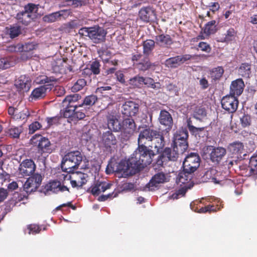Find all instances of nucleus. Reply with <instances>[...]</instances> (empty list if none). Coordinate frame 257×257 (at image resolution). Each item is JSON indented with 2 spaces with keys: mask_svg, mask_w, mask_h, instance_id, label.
Returning a JSON list of instances; mask_svg holds the SVG:
<instances>
[{
  "mask_svg": "<svg viewBox=\"0 0 257 257\" xmlns=\"http://www.w3.org/2000/svg\"><path fill=\"white\" fill-rule=\"evenodd\" d=\"M154 136H155V131L149 128L141 131L138 138L139 147L135 152L136 157L138 159H142V162L146 164H150L152 162V157L155 155L154 152L145 146L152 141Z\"/></svg>",
  "mask_w": 257,
  "mask_h": 257,
  "instance_id": "nucleus-1",
  "label": "nucleus"
},
{
  "mask_svg": "<svg viewBox=\"0 0 257 257\" xmlns=\"http://www.w3.org/2000/svg\"><path fill=\"white\" fill-rule=\"evenodd\" d=\"M133 156L134 157L128 160L121 161L116 165L115 168L108 165L106 168V172L108 174L115 172L118 175H120L121 177H126L135 174L138 170L149 165L142 162V159H137L136 153H134Z\"/></svg>",
  "mask_w": 257,
  "mask_h": 257,
  "instance_id": "nucleus-2",
  "label": "nucleus"
},
{
  "mask_svg": "<svg viewBox=\"0 0 257 257\" xmlns=\"http://www.w3.org/2000/svg\"><path fill=\"white\" fill-rule=\"evenodd\" d=\"M188 137V132L186 129L182 128L177 131L174 135L173 148H166L163 153V156L171 161L176 160L179 154H183L187 149Z\"/></svg>",
  "mask_w": 257,
  "mask_h": 257,
  "instance_id": "nucleus-3",
  "label": "nucleus"
},
{
  "mask_svg": "<svg viewBox=\"0 0 257 257\" xmlns=\"http://www.w3.org/2000/svg\"><path fill=\"white\" fill-rule=\"evenodd\" d=\"M63 184L59 182H53L50 184V189L54 192L68 190V185L70 184L73 187L82 186L87 181L88 176L86 174L77 172L63 174Z\"/></svg>",
  "mask_w": 257,
  "mask_h": 257,
  "instance_id": "nucleus-4",
  "label": "nucleus"
},
{
  "mask_svg": "<svg viewBox=\"0 0 257 257\" xmlns=\"http://www.w3.org/2000/svg\"><path fill=\"white\" fill-rule=\"evenodd\" d=\"M82 155L79 151H73L67 153L63 158L61 163L62 169L67 173H71L77 168L82 160Z\"/></svg>",
  "mask_w": 257,
  "mask_h": 257,
  "instance_id": "nucleus-5",
  "label": "nucleus"
},
{
  "mask_svg": "<svg viewBox=\"0 0 257 257\" xmlns=\"http://www.w3.org/2000/svg\"><path fill=\"white\" fill-rule=\"evenodd\" d=\"M81 35L88 37L94 43H100L105 40L106 31L102 27L95 26L90 28H82L79 31Z\"/></svg>",
  "mask_w": 257,
  "mask_h": 257,
  "instance_id": "nucleus-6",
  "label": "nucleus"
},
{
  "mask_svg": "<svg viewBox=\"0 0 257 257\" xmlns=\"http://www.w3.org/2000/svg\"><path fill=\"white\" fill-rule=\"evenodd\" d=\"M192 173L187 172L184 170L183 172H180L177 178V183L181 187L178 190L177 193L173 195L174 199H177L179 195L184 196L188 189L191 188L193 186L190 183L192 178Z\"/></svg>",
  "mask_w": 257,
  "mask_h": 257,
  "instance_id": "nucleus-7",
  "label": "nucleus"
},
{
  "mask_svg": "<svg viewBox=\"0 0 257 257\" xmlns=\"http://www.w3.org/2000/svg\"><path fill=\"white\" fill-rule=\"evenodd\" d=\"M79 98L77 94L67 96L63 101V105L65 106L64 110L63 112V115L64 117L69 118L73 117L74 111L77 108L76 102Z\"/></svg>",
  "mask_w": 257,
  "mask_h": 257,
  "instance_id": "nucleus-8",
  "label": "nucleus"
},
{
  "mask_svg": "<svg viewBox=\"0 0 257 257\" xmlns=\"http://www.w3.org/2000/svg\"><path fill=\"white\" fill-rule=\"evenodd\" d=\"M204 151L208 155L210 160L216 164L220 162L226 153V150L222 147H207L204 149Z\"/></svg>",
  "mask_w": 257,
  "mask_h": 257,
  "instance_id": "nucleus-9",
  "label": "nucleus"
},
{
  "mask_svg": "<svg viewBox=\"0 0 257 257\" xmlns=\"http://www.w3.org/2000/svg\"><path fill=\"white\" fill-rule=\"evenodd\" d=\"M200 165V158L196 153H191L183 162L184 170L189 173L194 172Z\"/></svg>",
  "mask_w": 257,
  "mask_h": 257,
  "instance_id": "nucleus-10",
  "label": "nucleus"
},
{
  "mask_svg": "<svg viewBox=\"0 0 257 257\" xmlns=\"http://www.w3.org/2000/svg\"><path fill=\"white\" fill-rule=\"evenodd\" d=\"M31 144L38 147L41 153H50V142L49 140L41 135H36L31 139Z\"/></svg>",
  "mask_w": 257,
  "mask_h": 257,
  "instance_id": "nucleus-11",
  "label": "nucleus"
},
{
  "mask_svg": "<svg viewBox=\"0 0 257 257\" xmlns=\"http://www.w3.org/2000/svg\"><path fill=\"white\" fill-rule=\"evenodd\" d=\"M42 181V177L36 174L29 178L24 185V189L27 193L35 191L39 187Z\"/></svg>",
  "mask_w": 257,
  "mask_h": 257,
  "instance_id": "nucleus-12",
  "label": "nucleus"
},
{
  "mask_svg": "<svg viewBox=\"0 0 257 257\" xmlns=\"http://www.w3.org/2000/svg\"><path fill=\"white\" fill-rule=\"evenodd\" d=\"M221 104L223 109L229 112L233 113L238 107V101L234 96L227 95L223 97Z\"/></svg>",
  "mask_w": 257,
  "mask_h": 257,
  "instance_id": "nucleus-13",
  "label": "nucleus"
},
{
  "mask_svg": "<svg viewBox=\"0 0 257 257\" xmlns=\"http://www.w3.org/2000/svg\"><path fill=\"white\" fill-rule=\"evenodd\" d=\"M191 56L188 54L171 57L165 61V65L168 68H176L186 61L191 59Z\"/></svg>",
  "mask_w": 257,
  "mask_h": 257,
  "instance_id": "nucleus-14",
  "label": "nucleus"
},
{
  "mask_svg": "<svg viewBox=\"0 0 257 257\" xmlns=\"http://www.w3.org/2000/svg\"><path fill=\"white\" fill-rule=\"evenodd\" d=\"M35 168V165L32 160H24L20 165L19 169V175L23 177L30 176L34 172Z\"/></svg>",
  "mask_w": 257,
  "mask_h": 257,
  "instance_id": "nucleus-15",
  "label": "nucleus"
},
{
  "mask_svg": "<svg viewBox=\"0 0 257 257\" xmlns=\"http://www.w3.org/2000/svg\"><path fill=\"white\" fill-rule=\"evenodd\" d=\"M167 181V178L163 173H159L155 175L147 184L146 188L148 190L153 191L157 188L160 184L163 183Z\"/></svg>",
  "mask_w": 257,
  "mask_h": 257,
  "instance_id": "nucleus-16",
  "label": "nucleus"
},
{
  "mask_svg": "<svg viewBox=\"0 0 257 257\" xmlns=\"http://www.w3.org/2000/svg\"><path fill=\"white\" fill-rule=\"evenodd\" d=\"M136 128V125L132 118H128L123 120L121 124V128L120 130L121 133L126 137L133 134Z\"/></svg>",
  "mask_w": 257,
  "mask_h": 257,
  "instance_id": "nucleus-17",
  "label": "nucleus"
},
{
  "mask_svg": "<svg viewBox=\"0 0 257 257\" xmlns=\"http://www.w3.org/2000/svg\"><path fill=\"white\" fill-rule=\"evenodd\" d=\"M113 184L106 182H100L95 183L91 188V193L94 196H97L101 193L113 188Z\"/></svg>",
  "mask_w": 257,
  "mask_h": 257,
  "instance_id": "nucleus-18",
  "label": "nucleus"
},
{
  "mask_svg": "<svg viewBox=\"0 0 257 257\" xmlns=\"http://www.w3.org/2000/svg\"><path fill=\"white\" fill-rule=\"evenodd\" d=\"M122 112L127 116H134L139 111V105L133 101H127L122 105Z\"/></svg>",
  "mask_w": 257,
  "mask_h": 257,
  "instance_id": "nucleus-19",
  "label": "nucleus"
},
{
  "mask_svg": "<svg viewBox=\"0 0 257 257\" xmlns=\"http://www.w3.org/2000/svg\"><path fill=\"white\" fill-rule=\"evenodd\" d=\"M52 88V84H45L43 86L35 88L32 92L31 98L37 99L44 97L47 92Z\"/></svg>",
  "mask_w": 257,
  "mask_h": 257,
  "instance_id": "nucleus-20",
  "label": "nucleus"
},
{
  "mask_svg": "<svg viewBox=\"0 0 257 257\" xmlns=\"http://www.w3.org/2000/svg\"><path fill=\"white\" fill-rule=\"evenodd\" d=\"M37 47V45L34 42H29L25 44L24 45L19 44L16 46H11L9 48L10 51H32Z\"/></svg>",
  "mask_w": 257,
  "mask_h": 257,
  "instance_id": "nucleus-21",
  "label": "nucleus"
},
{
  "mask_svg": "<svg viewBox=\"0 0 257 257\" xmlns=\"http://www.w3.org/2000/svg\"><path fill=\"white\" fill-rule=\"evenodd\" d=\"M15 85L20 90L28 91L31 85V80L29 77L22 75L16 80Z\"/></svg>",
  "mask_w": 257,
  "mask_h": 257,
  "instance_id": "nucleus-22",
  "label": "nucleus"
},
{
  "mask_svg": "<svg viewBox=\"0 0 257 257\" xmlns=\"http://www.w3.org/2000/svg\"><path fill=\"white\" fill-rule=\"evenodd\" d=\"M118 117L116 115L109 114L107 116V125L109 129L115 132L121 130V124L118 121Z\"/></svg>",
  "mask_w": 257,
  "mask_h": 257,
  "instance_id": "nucleus-23",
  "label": "nucleus"
},
{
  "mask_svg": "<svg viewBox=\"0 0 257 257\" xmlns=\"http://www.w3.org/2000/svg\"><path fill=\"white\" fill-rule=\"evenodd\" d=\"M244 84L241 79H237L233 81L230 85V91L232 94L234 95H240L243 90Z\"/></svg>",
  "mask_w": 257,
  "mask_h": 257,
  "instance_id": "nucleus-24",
  "label": "nucleus"
},
{
  "mask_svg": "<svg viewBox=\"0 0 257 257\" xmlns=\"http://www.w3.org/2000/svg\"><path fill=\"white\" fill-rule=\"evenodd\" d=\"M139 17L144 22H149L155 18V13L150 8H143L139 12Z\"/></svg>",
  "mask_w": 257,
  "mask_h": 257,
  "instance_id": "nucleus-25",
  "label": "nucleus"
},
{
  "mask_svg": "<svg viewBox=\"0 0 257 257\" xmlns=\"http://www.w3.org/2000/svg\"><path fill=\"white\" fill-rule=\"evenodd\" d=\"M52 67L55 73H62L65 71L67 64L64 59L59 58L52 62Z\"/></svg>",
  "mask_w": 257,
  "mask_h": 257,
  "instance_id": "nucleus-26",
  "label": "nucleus"
},
{
  "mask_svg": "<svg viewBox=\"0 0 257 257\" xmlns=\"http://www.w3.org/2000/svg\"><path fill=\"white\" fill-rule=\"evenodd\" d=\"M151 147H154L157 149V152H159L164 146V138L161 134L155 131V136H154L151 141Z\"/></svg>",
  "mask_w": 257,
  "mask_h": 257,
  "instance_id": "nucleus-27",
  "label": "nucleus"
},
{
  "mask_svg": "<svg viewBox=\"0 0 257 257\" xmlns=\"http://www.w3.org/2000/svg\"><path fill=\"white\" fill-rule=\"evenodd\" d=\"M156 43L161 47H169L173 44V41L169 35L162 34L156 36Z\"/></svg>",
  "mask_w": 257,
  "mask_h": 257,
  "instance_id": "nucleus-28",
  "label": "nucleus"
},
{
  "mask_svg": "<svg viewBox=\"0 0 257 257\" xmlns=\"http://www.w3.org/2000/svg\"><path fill=\"white\" fill-rule=\"evenodd\" d=\"M159 121L162 124L168 126L169 128L173 124V120L170 114L166 110L161 111Z\"/></svg>",
  "mask_w": 257,
  "mask_h": 257,
  "instance_id": "nucleus-29",
  "label": "nucleus"
},
{
  "mask_svg": "<svg viewBox=\"0 0 257 257\" xmlns=\"http://www.w3.org/2000/svg\"><path fill=\"white\" fill-rule=\"evenodd\" d=\"M102 142L106 147L115 145L117 143L115 137L110 131H107L103 134Z\"/></svg>",
  "mask_w": 257,
  "mask_h": 257,
  "instance_id": "nucleus-30",
  "label": "nucleus"
},
{
  "mask_svg": "<svg viewBox=\"0 0 257 257\" xmlns=\"http://www.w3.org/2000/svg\"><path fill=\"white\" fill-rule=\"evenodd\" d=\"M17 19L24 25H28L32 20V14L25 11L18 13L17 15Z\"/></svg>",
  "mask_w": 257,
  "mask_h": 257,
  "instance_id": "nucleus-31",
  "label": "nucleus"
},
{
  "mask_svg": "<svg viewBox=\"0 0 257 257\" xmlns=\"http://www.w3.org/2000/svg\"><path fill=\"white\" fill-rule=\"evenodd\" d=\"M251 73V67L248 63H242L238 69V74L242 77L248 78Z\"/></svg>",
  "mask_w": 257,
  "mask_h": 257,
  "instance_id": "nucleus-32",
  "label": "nucleus"
},
{
  "mask_svg": "<svg viewBox=\"0 0 257 257\" xmlns=\"http://www.w3.org/2000/svg\"><path fill=\"white\" fill-rule=\"evenodd\" d=\"M243 149V146L240 142H235L228 147L229 152L233 155L241 154Z\"/></svg>",
  "mask_w": 257,
  "mask_h": 257,
  "instance_id": "nucleus-33",
  "label": "nucleus"
},
{
  "mask_svg": "<svg viewBox=\"0 0 257 257\" xmlns=\"http://www.w3.org/2000/svg\"><path fill=\"white\" fill-rule=\"evenodd\" d=\"M57 80L53 77H48L46 75H40L36 78L35 82L37 84H51V82H55Z\"/></svg>",
  "mask_w": 257,
  "mask_h": 257,
  "instance_id": "nucleus-34",
  "label": "nucleus"
},
{
  "mask_svg": "<svg viewBox=\"0 0 257 257\" xmlns=\"http://www.w3.org/2000/svg\"><path fill=\"white\" fill-rule=\"evenodd\" d=\"M215 23V21H212L206 25L203 29L204 34L206 36H208L216 32Z\"/></svg>",
  "mask_w": 257,
  "mask_h": 257,
  "instance_id": "nucleus-35",
  "label": "nucleus"
},
{
  "mask_svg": "<svg viewBox=\"0 0 257 257\" xmlns=\"http://www.w3.org/2000/svg\"><path fill=\"white\" fill-rule=\"evenodd\" d=\"M21 108V110H18L17 113L15 115L16 119H25L29 116V112L25 107L23 106Z\"/></svg>",
  "mask_w": 257,
  "mask_h": 257,
  "instance_id": "nucleus-36",
  "label": "nucleus"
},
{
  "mask_svg": "<svg viewBox=\"0 0 257 257\" xmlns=\"http://www.w3.org/2000/svg\"><path fill=\"white\" fill-rule=\"evenodd\" d=\"M224 73V70L221 67H217L213 69L211 72V76L213 79L220 78Z\"/></svg>",
  "mask_w": 257,
  "mask_h": 257,
  "instance_id": "nucleus-37",
  "label": "nucleus"
},
{
  "mask_svg": "<svg viewBox=\"0 0 257 257\" xmlns=\"http://www.w3.org/2000/svg\"><path fill=\"white\" fill-rule=\"evenodd\" d=\"M22 132L23 128L22 126L12 127L9 129L8 134L12 138H18Z\"/></svg>",
  "mask_w": 257,
  "mask_h": 257,
  "instance_id": "nucleus-38",
  "label": "nucleus"
},
{
  "mask_svg": "<svg viewBox=\"0 0 257 257\" xmlns=\"http://www.w3.org/2000/svg\"><path fill=\"white\" fill-rule=\"evenodd\" d=\"M206 113L203 108L196 107L194 110L193 116L197 119H201L206 116Z\"/></svg>",
  "mask_w": 257,
  "mask_h": 257,
  "instance_id": "nucleus-39",
  "label": "nucleus"
},
{
  "mask_svg": "<svg viewBox=\"0 0 257 257\" xmlns=\"http://www.w3.org/2000/svg\"><path fill=\"white\" fill-rule=\"evenodd\" d=\"M143 77L136 76L129 80V84L139 87L143 84Z\"/></svg>",
  "mask_w": 257,
  "mask_h": 257,
  "instance_id": "nucleus-40",
  "label": "nucleus"
},
{
  "mask_svg": "<svg viewBox=\"0 0 257 257\" xmlns=\"http://www.w3.org/2000/svg\"><path fill=\"white\" fill-rule=\"evenodd\" d=\"M86 85V81L83 79H80L77 81V82L72 87L71 90L73 92H77L82 89Z\"/></svg>",
  "mask_w": 257,
  "mask_h": 257,
  "instance_id": "nucleus-41",
  "label": "nucleus"
},
{
  "mask_svg": "<svg viewBox=\"0 0 257 257\" xmlns=\"http://www.w3.org/2000/svg\"><path fill=\"white\" fill-rule=\"evenodd\" d=\"M43 20L48 23H53L60 20L57 12L45 16L43 17Z\"/></svg>",
  "mask_w": 257,
  "mask_h": 257,
  "instance_id": "nucleus-42",
  "label": "nucleus"
},
{
  "mask_svg": "<svg viewBox=\"0 0 257 257\" xmlns=\"http://www.w3.org/2000/svg\"><path fill=\"white\" fill-rule=\"evenodd\" d=\"M202 3L203 4L206 6L207 8H209L210 11H212V12H215L218 10L219 9V5L218 3H208L206 1V0H202Z\"/></svg>",
  "mask_w": 257,
  "mask_h": 257,
  "instance_id": "nucleus-43",
  "label": "nucleus"
},
{
  "mask_svg": "<svg viewBox=\"0 0 257 257\" xmlns=\"http://www.w3.org/2000/svg\"><path fill=\"white\" fill-rule=\"evenodd\" d=\"M155 45V42L152 40H148L144 43V51L146 53H149L151 51Z\"/></svg>",
  "mask_w": 257,
  "mask_h": 257,
  "instance_id": "nucleus-44",
  "label": "nucleus"
},
{
  "mask_svg": "<svg viewBox=\"0 0 257 257\" xmlns=\"http://www.w3.org/2000/svg\"><path fill=\"white\" fill-rule=\"evenodd\" d=\"M97 97L92 95L86 97L83 101V104L86 105H93L97 101Z\"/></svg>",
  "mask_w": 257,
  "mask_h": 257,
  "instance_id": "nucleus-45",
  "label": "nucleus"
},
{
  "mask_svg": "<svg viewBox=\"0 0 257 257\" xmlns=\"http://www.w3.org/2000/svg\"><path fill=\"white\" fill-rule=\"evenodd\" d=\"M249 167L250 170L254 172L255 173H257V155L252 156L249 161Z\"/></svg>",
  "mask_w": 257,
  "mask_h": 257,
  "instance_id": "nucleus-46",
  "label": "nucleus"
},
{
  "mask_svg": "<svg viewBox=\"0 0 257 257\" xmlns=\"http://www.w3.org/2000/svg\"><path fill=\"white\" fill-rule=\"evenodd\" d=\"M21 33V29L19 26H14L10 28L9 35L11 38H14L19 35Z\"/></svg>",
  "mask_w": 257,
  "mask_h": 257,
  "instance_id": "nucleus-47",
  "label": "nucleus"
},
{
  "mask_svg": "<svg viewBox=\"0 0 257 257\" xmlns=\"http://www.w3.org/2000/svg\"><path fill=\"white\" fill-rule=\"evenodd\" d=\"M235 32L233 29H229L225 35L223 42H229L233 40L235 38Z\"/></svg>",
  "mask_w": 257,
  "mask_h": 257,
  "instance_id": "nucleus-48",
  "label": "nucleus"
},
{
  "mask_svg": "<svg viewBox=\"0 0 257 257\" xmlns=\"http://www.w3.org/2000/svg\"><path fill=\"white\" fill-rule=\"evenodd\" d=\"M241 126L243 127L249 126L251 123L250 117L247 115H244L240 118Z\"/></svg>",
  "mask_w": 257,
  "mask_h": 257,
  "instance_id": "nucleus-49",
  "label": "nucleus"
},
{
  "mask_svg": "<svg viewBox=\"0 0 257 257\" xmlns=\"http://www.w3.org/2000/svg\"><path fill=\"white\" fill-rule=\"evenodd\" d=\"M112 189H113L114 191L111 193H109L106 195H101L99 197L98 200L100 201H103L107 200L108 198H113L117 196V192H115V188L113 187Z\"/></svg>",
  "mask_w": 257,
  "mask_h": 257,
  "instance_id": "nucleus-50",
  "label": "nucleus"
},
{
  "mask_svg": "<svg viewBox=\"0 0 257 257\" xmlns=\"http://www.w3.org/2000/svg\"><path fill=\"white\" fill-rule=\"evenodd\" d=\"M150 67V63L149 60L147 58L143 62H140L138 64V68L141 70L146 71Z\"/></svg>",
  "mask_w": 257,
  "mask_h": 257,
  "instance_id": "nucleus-51",
  "label": "nucleus"
},
{
  "mask_svg": "<svg viewBox=\"0 0 257 257\" xmlns=\"http://www.w3.org/2000/svg\"><path fill=\"white\" fill-rule=\"evenodd\" d=\"M37 7L33 4H29L25 7V11L26 12H28L29 14H32L33 17V14L36 13L37 11Z\"/></svg>",
  "mask_w": 257,
  "mask_h": 257,
  "instance_id": "nucleus-52",
  "label": "nucleus"
},
{
  "mask_svg": "<svg viewBox=\"0 0 257 257\" xmlns=\"http://www.w3.org/2000/svg\"><path fill=\"white\" fill-rule=\"evenodd\" d=\"M100 64L97 61H94L90 65V69L94 74H98L100 72Z\"/></svg>",
  "mask_w": 257,
  "mask_h": 257,
  "instance_id": "nucleus-53",
  "label": "nucleus"
},
{
  "mask_svg": "<svg viewBox=\"0 0 257 257\" xmlns=\"http://www.w3.org/2000/svg\"><path fill=\"white\" fill-rule=\"evenodd\" d=\"M41 127L40 123L37 121L33 122L29 125V133L33 134Z\"/></svg>",
  "mask_w": 257,
  "mask_h": 257,
  "instance_id": "nucleus-54",
  "label": "nucleus"
},
{
  "mask_svg": "<svg viewBox=\"0 0 257 257\" xmlns=\"http://www.w3.org/2000/svg\"><path fill=\"white\" fill-rule=\"evenodd\" d=\"M198 47L200 49L201 51L207 53L210 52L211 51V48L210 46L208 44L204 42H201L199 43L198 45Z\"/></svg>",
  "mask_w": 257,
  "mask_h": 257,
  "instance_id": "nucleus-55",
  "label": "nucleus"
},
{
  "mask_svg": "<svg viewBox=\"0 0 257 257\" xmlns=\"http://www.w3.org/2000/svg\"><path fill=\"white\" fill-rule=\"evenodd\" d=\"M57 13L60 20L61 19L67 18L70 14V11L68 10H64L57 12Z\"/></svg>",
  "mask_w": 257,
  "mask_h": 257,
  "instance_id": "nucleus-56",
  "label": "nucleus"
},
{
  "mask_svg": "<svg viewBox=\"0 0 257 257\" xmlns=\"http://www.w3.org/2000/svg\"><path fill=\"white\" fill-rule=\"evenodd\" d=\"M10 66L8 59L3 58L0 59V69H7Z\"/></svg>",
  "mask_w": 257,
  "mask_h": 257,
  "instance_id": "nucleus-57",
  "label": "nucleus"
},
{
  "mask_svg": "<svg viewBox=\"0 0 257 257\" xmlns=\"http://www.w3.org/2000/svg\"><path fill=\"white\" fill-rule=\"evenodd\" d=\"M115 76L118 81L120 83H123L125 82V79L124 78V75L122 72L120 71H117L115 73Z\"/></svg>",
  "mask_w": 257,
  "mask_h": 257,
  "instance_id": "nucleus-58",
  "label": "nucleus"
},
{
  "mask_svg": "<svg viewBox=\"0 0 257 257\" xmlns=\"http://www.w3.org/2000/svg\"><path fill=\"white\" fill-rule=\"evenodd\" d=\"M28 228L30 230L29 234L31 233H38L40 231L39 226L35 224L30 225Z\"/></svg>",
  "mask_w": 257,
  "mask_h": 257,
  "instance_id": "nucleus-59",
  "label": "nucleus"
},
{
  "mask_svg": "<svg viewBox=\"0 0 257 257\" xmlns=\"http://www.w3.org/2000/svg\"><path fill=\"white\" fill-rule=\"evenodd\" d=\"M8 196V192L6 189L0 188V202L3 201Z\"/></svg>",
  "mask_w": 257,
  "mask_h": 257,
  "instance_id": "nucleus-60",
  "label": "nucleus"
},
{
  "mask_svg": "<svg viewBox=\"0 0 257 257\" xmlns=\"http://www.w3.org/2000/svg\"><path fill=\"white\" fill-rule=\"evenodd\" d=\"M18 110H21V108H15L13 107H10L8 109V113L10 115H13L15 118V115L17 113Z\"/></svg>",
  "mask_w": 257,
  "mask_h": 257,
  "instance_id": "nucleus-61",
  "label": "nucleus"
},
{
  "mask_svg": "<svg viewBox=\"0 0 257 257\" xmlns=\"http://www.w3.org/2000/svg\"><path fill=\"white\" fill-rule=\"evenodd\" d=\"M85 116V114L83 112L79 111H76L75 112L74 111L73 117L81 119L83 118Z\"/></svg>",
  "mask_w": 257,
  "mask_h": 257,
  "instance_id": "nucleus-62",
  "label": "nucleus"
},
{
  "mask_svg": "<svg viewBox=\"0 0 257 257\" xmlns=\"http://www.w3.org/2000/svg\"><path fill=\"white\" fill-rule=\"evenodd\" d=\"M47 126L50 127L51 125L54 123H57L58 119L57 117H51L47 118Z\"/></svg>",
  "mask_w": 257,
  "mask_h": 257,
  "instance_id": "nucleus-63",
  "label": "nucleus"
},
{
  "mask_svg": "<svg viewBox=\"0 0 257 257\" xmlns=\"http://www.w3.org/2000/svg\"><path fill=\"white\" fill-rule=\"evenodd\" d=\"M154 81V80L150 77H144L143 84L148 86V87H150Z\"/></svg>",
  "mask_w": 257,
  "mask_h": 257,
  "instance_id": "nucleus-64",
  "label": "nucleus"
}]
</instances>
